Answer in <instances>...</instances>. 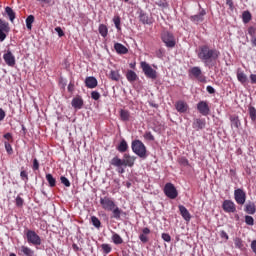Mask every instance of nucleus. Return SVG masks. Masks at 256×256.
<instances>
[{"mask_svg":"<svg viewBox=\"0 0 256 256\" xmlns=\"http://www.w3.org/2000/svg\"><path fill=\"white\" fill-rule=\"evenodd\" d=\"M197 55L198 59H200L206 67H209V65H215V63H217V59L221 57V52L217 50V48L205 44L199 47Z\"/></svg>","mask_w":256,"mask_h":256,"instance_id":"f257e3e1","label":"nucleus"},{"mask_svg":"<svg viewBox=\"0 0 256 256\" xmlns=\"http://www.w3.org/2000/svg\"><path fill=\"white\" fill-rule=\"evenodd\" d=\"M100 205L102 209H104V211H108L112 213L111 219H116L117 221L121 219L123 210L117 207V204L115 203V200H113V198L108 196L101 197Z\"/></svg>","mask_w":256,"mask_h":256,"instance_id":"f03ea898","label":"nucleus"},{"mask_svg":"<svg viewBox=\"0 0 256 256\" xmlns=\"http://www.w3.org/2000/svg\"><path fill=\"white\" fill-rule=\"evenodd\" d=\"M135 161H137V157L126 153L123 155V159L119 158L118 156L112 158L110 164L113 167H133V165H135Z\"/></svg>","mask_w":256,"mask_h":256,"instance_id":"7ed1b4c3","label":"nucleus"},{"mask_svg":"<svg viewBox=\"0 0 256 256\" xmlns=\"http://www.w3.org/2000/svg\"><path fill=\"white\" fill-rule=\"evenodd\" d=\"M132 151L135 155H138L141 159L147 157V147L141 142V140H134L131 144Z\"/></svg>","mask_w":256,"mask_h":256,"instance_id":"20e7f679","label":"nucleus"},{"mask_svg":"<svg viewBox=\"0 0 256 256\" xmlns=\"http://www.w3.org/2000/svg\"><path fill=\"white\" fill-rule=\"evenodd\" d=\"M140 67L145 75V77H147L148 79H157V71L155 69H153L151 67V65H149V63L142 61L140 62Z\"/></svg>","mask_w":256,"mask_h":256,"instance_id":"39448f33","label":"nucleus"},{"mask_svg":"<svg viewBox=\"0 0 256 256\" xmlns=\"http://www.w3.org/2000/svg\"><path fill=\"white\" fill-rule=\"evenodd\" d=\"M25 235H26L27 243H29L30 245H34V246L41 245L42 243L41 236L35 233L34 230H26Z\"/></svg>","mask_w":256,"mask_h":256,"instance_id":"423d86ee","label":"nucleus"},{"mask_svg":"<svg viewBox=\"0 0 256 256\" xmlns=\"http://www.w3.org/2000/svg\"><path fill=\"white\" fill-rule=\"evenodd\" d=\"M161 39L163 43H165L166 47H168L169 49H173V47L177 45V42L175 41V36L169 31L162 32Z\"/></svg>","mask_w":256,"mask_h":256,"instance_id":"0eeeda50","label":"nucleus"},{"mask_svg":"<svg viewBox=\"0 0 256 256\" xmlns=\"http://www.w3.org/2000/svg\"><path fill=\"white\" fill-rule=\"evenodd\" d=\"M188 73L190 76L192 75V77H195V79H197L200 83H207V78L205 75H203V72L199 66L190 68Z\"/></svg>","mask_w":256,"mask_h":256,"instance_id":"6e6552de","label":"nucleus"},{"mask_svg":"<svg viewBox=\"0 0 256 256\" xmlns=\"http://www.w3.org/2000/svg\"><path fill=\"white\" fill-rule=\"evenodd\" d=\"M164 193L166 197L169 199H177L179 193L177 192V188L172 183H166L164 186Z\"/></svg>","mask_w":256,"mask_h":256,"instance_id":"1a4fd4ad","label":"nucleus"},{"mask_svg":"<svg viewBox=\"0 0 256 256\" xmlns=\"http://www.w3.org/2000/svg\"><path fill=\"white\" fill-rule=\"evenodd\" d=\"M234 199L237 205H245V201H247V194L243 189L238 188L234 191Z\"/></svg>","mask_w":256,"mask_h":256,"instance_id":"9d476101","label":"nucleus"},{"mask_svg":"<svg viewBox=\"0 0 256 256\" xmlns=\"http://www.w3.org/2000/svg\"><path fill=\"white\" fill-rule=\"evenodd\" d=\"M11 31V28L9 27V22H6L3 19H0V41H5L7 39V34Z\"/></svg>","mask_w":256,"mask_h":256,"instance_id":"9b49d317","label":"nucleus"},{"mask_svg":"<svg viewBox=\"0 0 256 256\" xmlns=\"http://www.w3.org/2000/svg\"><path fill=\"white\" fill-rule=\"evenodd\" d=\"M205 15H207V11H205V9H201L198 14L190 16L189 19L192 23H195V25H199V23H203V21H205Z\"/></svg>","mask_w":256,"mask_h":256,"instance_id":"f8f14e48","label":"nucleus"},{"mask_svg":"<svg viewBox=\"0 0 256 256\" xmlns=\"http://www.w3.org/2000/svg\"><path fill=\"white\" fill-rule=\"evenodd\" d=\"M197 110L204 117H207V115H209V113H211V108H209V103H207V101L198 102Z\"/></svg>","mask_w":256,"mask_h":256,"instance_id":"ddd939ff","label":"nucleus"},{"mask_svg":"<svg viewBox=\"0 0 256 256\" xmlns=\"http://www.w3.org/2000/svg\"><path fill=\"white\" fill-rule=\"evenodd\" d=\"M222 209L225 213H235L237 211V206L234 201L224 200L222 204Z\"/></svg>","mask_w":256,"mask_h":256,"instance_id":"4468645a","label":"nucleus"},{"mask_svg":"<svg viewBox=\"0 0 256 256\" xmlns=\"http://www.w3.org/2000/svg\"><path fill=\"white\" fill-rule=\"evenodd\" d=\"M3 59L8 67H15V56L10 50L3 55Z\"/></svg>","mask_w":256,"mask_h":256,"instance_id":"2eb2a0df","label":"nucleus"},{"mask_svg":"<svg viewBox=\"0 0 256 256\" xmlns=\"http://www.w3.org/2000/svg\"><path fill=\"white\" fill-rule=\"evenodd\" d=\"M206 125H207V122L203 118H196L192 123L193 129H195L196 131H201L205 129Z\"/></svg>","mask_w":256,"mask_h":256,"instance_id":"dca6fc26","label":"nucleus"},{"mask_svg":"<svg viewBox=\"0 0 256 256\" xmlns=\"http://www.w3.org/2000/svg\"><path fill=\"white\" fill-rule=\"evenodd\" d=\"M175 109L178 113H187L189 111V104L183 100H179L175 103Z\"/></svg>","mask_w":256,"mask_h":256,"instance_id":"f3484780","label":"nucleus"},{"mask_svg":"<svg viewBox=\"0 0 256 256\" xmlns=\"http://www.w3.org/2000/svg\"><path fill=\"white\" fill-rule=\"evenodd\" d=\"M178 209H179L180 215L184 219V221L189 223V221H191V213H189V210H187L186 207L183 205H179Z\"/></svg>","mask_w":256,"mask_h":256,"instance_id":"a211bd4d","label":"nucleus"},{"mask_svg":"<svg viewBox=\"0 0 256 256\" xmlns=\"http://www.w3.org/2000/svg\"><path fill=\"white\" fill-rule=\"evenodd\" d=\"M97 78L93 76L86 77L85 79V85L88 89H95L97 87Z\"/></svg>","mask_w":256,"mask_h":256,"instance_id":"6ab92c4d","label":"nucleus"},{"mask_svg":"<svg viewBox=\"0 0 256 256\" xmlns=\"http://www.w3.org/2000/svg\"><path fill=\"white\" fill-rule=\"evenodd\" d=\"M114 49L116 53H118L119 55H127V53H129V50L127 49V47H125V45L121 43H115Z\"/></svg>","mask_w":256,"mask_h":256,"instance_id":"aec40b11","label":"nucleus"},{"mask_svg":"<svg viewBox=\"0 0 256 256\" xmlns=\"http://www.w3.org/2000/svg\"><path fill=\"white\" fill-rule=\"evenodd\" d=\"M229 119H230L232 129L233 128L234 129H239L241 127V120H239V116L231 115Z\"/></svg>","mask_w":256,"mask_h":256,"instance_id":"412c9836","label":"nucleus"},{"mask_svg":"<svg viewBox=\"0 0 256 256\" xmlns=\"http://www.w3.org/2000/svg\"><path fill=\"white\" fill-rule=\"evenodd\" d=\"M71 105L74 109H82L83 108V98L81 96H77L72 99Z\"/></svg>","mask_w":256,"mask_h":256,"instance_id":"4be33fe9","label":"nucleus"},{"mask_svg":"<svg viewBox=\"0 0 256 256\" xmlns=\"http://www.w3.org/2000/svg\"><path fill=\"white\" fill-rule=\"evenodd\" d=\"M151 233V229H149L148 227L144 228L142 230V233L139 235V239L142 243H148L149 242V237L147 235H149Z\"/></svg>","mask_w":256,"mask_h":256,"instance_id":"5701e85b","label":"nucleus"},{"mask_svg":"<svg viewBox=\"0 0 256 256\" xmlns=\"http://www.w3.org/2000/svg\"><path fill=\"white\" fill-rule=\"evenodd\" d=\"M244 211H245V213H247L248 215H255V213H256L255 202H248V203L245 205Z\"/></svg>","mask_w":256,"mask_h":256,"instance_id":"b1692460","label":"nucleus"},{"mask_svg":"<svg viewBox=\"0 0 256 256\" xmlns=\"http://www.w3.org/2000/svg\"><path fill=\"white\" fill-rule=\"evenodd\" d=\"M20 252H21V255H24V256H35V250L25 245L20 247Z\"/></svg>","mask_w":256,"mask_h":256,"instance_id":"393cba45","label":"nucleus"},{"mask_svg":"<svg viewBox=\"0 0 256 256\" xmlns=\"http://www.w3.org/2000/svg\"><path fill=\"white\" fill-rule=\"evenodd\" d=\"M126 79L129 81V83H135L137 79H139V76H137V73L133 70H128L126 73Z\"/></svg>","mask_w":256,"mask_h":256,"instance_id":"a878e982","label":"nucleus"},{"mask_svg":"<svg viewBox=\"0 0 256 256\" xmlns=\"http://www.w3.org/2000/svg\"><path fill=\"white\" fill-rule=\"evenodd\" d=\"M119 113L121 121L127 122L131 119V112L129 110L121 109Z\"/></svg>","mask_w":256,"mask_h":256,"instance_id":"bb28decb","label":"nucleus"},{"mask_svg":"<svg viewBox=\"0 0 256 256\" xmlns=\"http://www.w3.org/2000/svg\"><path fill=\"white\" fill-rule=\"evenodd\" d=\"M128 149L129 145L127 144V141L125 139L121 140V142L117 146V151H119V153H125Z\"/></svg>","mask_w":256,"mask_h":256,"instance_id":"cd10ccee","label":"nucleus"},{"mask_svg":"<svg viewBox=\"0 0 256 256\" xmlns=\"http://www.w3.org/2000/svg\"><path fill=\"white\" fill-rule=\"evenodd\" d=\"M237 79L239 83H241L242 85H245V83H247V74L241 70H238Z\"/></svg>","mask_w":256,"mask_h":256,"instance_id":"c85d7f7f","label":"nucleus"},{"mask_svg":"<svg viewBox=\"0 0 256 256\" xmlns=\"http://www.w3.org/2000/svg\"><path fill=\"white\" fill-rule=\"evenodd\" d=\"M234 245L236 247V249H240V251H244L245 249V243L243 242V239L236 237L234 239Z\"/></svg>","mask_w":256,"mask_h":256,"instance_id":"c756f323","label":"nucleus"},{"mask_svg":"<svg viewBox=\"0 0 256 256\" xmlns=\"http://www.w3.org/2000/svg\"><path fill=\"white\" fill-rule=\"evenodd\" d=\"M5 13L8 15L9 20L11 21V23H13L15 21V17H16V14H15V11H13V8L7 6L5 8Z\"/></svg>","mask_w":256,"mask_h":256,"instance_id":"7c9ffc66","label":"nucleus"},{"mask_svg":"<svg viewBox=\"0 0 256 256\" xmlns=\"http://www.w3.org/2000/svg\"><path fill=\"white\" fill-rule=\"evenodd\" d=\"M139 21L143 23V25H149V23H151V20H149V15H147L145 12H140Z\"/></svg>","mask_w":256,"mask_h":256,"instance_id":"2f4dec72","label":"nucleus"},{"mask_svg":"<svg viewBox=\"0 0 256 256\" xmlns=\"http://www.w3.org/2000/svg\"><path fill=\"white\" fill-rule=\"evenodd\" d=\"M98 31H99L101 37H107V35H109V28H107V25H105V24H100Z\"/></svg>","mask_w":256,"mask_h":256,"instance_id":"473e14b6","label":"nucleus"},{"mask_svg":"<svg viewBox=\"0 0 256 256\" xmlns=\"http://www.w3.org/2000/svg\"><path fill=\"white\" fill-rule=\"evenodd\" d=\"M109 78L112 81H119L121 79V74H119L118 70H111L109 74Z\"/></svg>","mask_w":256,"mask_h":256,"instance_id":"72a5a7b5","label":"nucleus"},{"mask_svg":"<svg viewBox=\"0 0 256 256\" xmlns=\"http://www.w3.org/2000/svg\"><path fill=\"white\" fill-rule=\"evenodd\" d=\"M33 23H35V16L29 15L26 18V27H27V29H29V31H31V29H33Z\"/></svg>","mask_w":256,"mask_h":256,"instance_id":"f704fd0d","label":"nucleus"},{"mask_svg":"<svg viewBox=\"0 0 256 256\" xmlns=\"http://www.w3.org/2000/svg\"><path fill=\"white\" fill-rule=\"evenodd\" d=\"M112 241H113L114 245H122L123 238H121V236L119 234L113 232Z\"/></svg>","mask_w":256,"mask_h":256,"instance_id":"c9c22d12","label":"nucleus"},{"mask_svg":"<svg viewBox=\"0 0 256 256\" xmlns=\"http://www.w3.org/2000/svg\"><path fill=\"white\" fill-rule=\"evenodd\" d=\"M251 19H253V16L251 15V12L249 11H244L242 13V20H243V23L247 24L251 21Z\"/></svg>","mask_w":256,"mask_h":256,"instance_id":"e433bc0d","label":"nucleus"},{"mask_svg":"<svg viewBox=\"0 0 256 256\" xmlns=\"http://www.w3.org/2000/svg\"><path fill=\"white\" fill-rule=\"evenodd\" d=\"M46 180L49 183V187H55V185H57V180L53 177L52 174H46Z\"/></svg>","mask_w":256,"mask_h":256,"instance_id":"4c0bfd02","label":"nucleus"},{"mask_svg":"<svg viewBox=\"0 0 256 256\" xmlns=\"http://www.w3.org/2000/svg\"><path fill=\"white\" fill-rule=\"evenodd\" d=\"M248 113L250 115L251 121H256V108L254 106L248 107Z\"/></svg>","mask_w":256,"mask_h":256,"instance_id":"58836bf2","label":"nucleus"},{"mask_svg":"<svg viewBox=\"0 0 256 256\" xmlns=\"http://www.w3.org/2000/svg\"><path fill=\"white\" fill-rule=\"evenodd\" d=\"M101 249L105 255H109V253H111V251H113V248H111L110 244H102Z\"/></svg>","mask_w":256,"mask_h":256,"instance_id":"ea45409f","label":"nucleus"},{"mask_svg":"<svg viewBox=\"0 0 256 256\" xmlns=\"http://www.w3.org/2000/svg\"><path fill=\"white\" fill-rule=\"evenodd\" d=\"M91 223L96 227V229H99L101 227V220L97 218L96 216L91 217Z\"/></svg>","mask_w":256,"mask_h":256,"instance_id":"a19ab883","label":"nucleus"},{"mask_svg":"<svg viewBox=\"0 0 256 256\" xmlns=\"http://www.w3.org/2000/svg\"><path fill=\"white\" fill-rule=\"evenodd\" d=\"M113 23L118 31H121V17L115 16L113 18Z\"/></svg>","mask_w":256,"mask_h":256,"instance_id":"79ce46f5","label":"nucleus"},{"mask_svg":"<svg viewBox=\"0 0 256 256\" xmlns=\"http://www.w3.org/2000/svg\"><path fill=\"white\" fill-rule=\"evenodd\" d=\"M178 163L182 165V167H189V160L186 157H180Z\"/></svg>","mask_w":256,"mask_h":256,"instance_id":"37998d69","label":"nucleus"},{"mask_svg":"<svg viewBox=\"0 0 256 256\" xmlns=\"http://www.w3.org/2000/svg\"><path fill=\"white\" fill-rule=\"evenodd\" d=\"M245 223H246V225H250L251 227H253V225H255V219H253L252 216L246 215Z\"/></svg>","mask_w":256,"mask_h":256,"instance_id":"c03bdc74","label":"nucleus"},{"mask_svg":"<svg viewBox=\"0 0 256 256\" xmlns=\"http://www.w3.org/2000/svg\"><path fill=\"white\" fill-rule=\"evenodd\" d=\"M60 181H61L62 185L66 186V187H71V182L69 181V179L67 177L61 176Z\"/></svg>","mask_w":256,"mask_h":256,"instance_id":"a18cd8bd","label":"nucleus"},{"mask_svg":"<svg viewBox=\"0 0 256 256\" xmlns=\"http://www.w3.org/2000/svg\"><path fill=\"white\" fill-rule=\"evenodd\" d=\"M20 177H21L22 181H25V183H27L29 181V174L25 170H22L20 172Z\"/></svg>","mask_w":256,"mask_h":256,"instance_id":"49530a36","label":"nucleus"},{"mask_svg":"<svg viewBox=\"0 0 256 256\" xmlns=\"http://www.w3.org/2000/svg\"><path fill=\"white\" fill-rule=\"evenodd\" d=\"M4 146L8 155H13V147L9 144V142L5 141Z\"/></svg>","mask_w":256,"mask_h":256,"instance_id":"de8ad7c7","label":"nucleus"},{"mask_svg":"<svg viewBox=\"0 0 256 256\" xmlns=\"http://www.w3.org/2000/svg\"><path fill=\"white\" fill-rule=\"evenodd\" d=\"M248 35H250V37H252V39L255 37V35H256V26L248 27Z\"/></svg>","mask_w":256,"mask_h":256,"instance_id":"09e8293b","label":"nucleus"},{"mask_svg":"<svg viewBox=\"0 0 256 256\" xmlns=\"http://www.w3.org/2000/svg\"><path fill=\"white\" fill-rule=\"evenodd\" d=\"M144 139H146V141H155V136H153L151 132H145Z\"/></svg>","mask_w":256,"mask_h":256,"instance_id":"8fccbe9b","label":"nucleus"},{"mask_svg":"<svg viewBox=\"0 0 256 256\" xmlns=\"http://www.w3.org/2000/svg\"><path fill=\"white\" fill-rule=\"evenodd\" d=\"M164 56H165V49L160 48L156 51V57H158V59H163Z\"/></svg>","mask_w":256,"mask_h":256,"instance_id":"3c124183","label":"nucleus"},{"mask_svg":"<svg viewBox=\"0 0 256 256\" xmlns=\"http://www.w3.org/2000/svg\"><path fill=\"white\" fill-rule=\"evenodd\" d=\"M91 98L94 99V101H99V99H101V94L97 91H92Z\"/></svg>","mask_w":256,"mask_h":256,"instance_id":"603ef678","label":"nucleus"},{"mask_svg":"<svg viewBox=\"0 0 256 256\" xmlns=\"http://www.w3.org/2000/svg\"><path fill=\"white\" fill-rule=\"evenodd\" d=\"M162 239L163 241H166V243H171V235L168 233H162Z\"/></svg>","mask_w":256,"mask_h":256,"instance_id":"864d4df0","label":"nucleus"},{"mask_svg":"<svg viewBox=\"0 0 256 256\" xmlns=\"http://www.w3.org/2000/svg\"><path fill=\"white\" fill-rule=\"evenodd\" d=\"M33 171H39V160H37V158H35L33 160V166H32Z\"/></svg>","mask_w":256,"mask_h":256,"instance_id":"5fc2aeb1","label":"nucleus"},{"mask_svg":"<svg viewBox=\"0 0 256 256\" xmlns=\"http://www.w3.org/2000/svg\"><path fill=\"white\" fill-rule=\"evenodd\" d=\"M220 237L221 239H225L226 241H229V234H227L225 230L220 231Z\"/></svg>","mask_w":256,"mask_h":256,"instance_id":"6e6d98bb","label":"nucleus"},{"mask_svg":"<svg viewBox=\"0 0 256 256\" xmlns=\"http://www.w3.org/2000/svg\"><path fill=\"white\" fill-rule=\"evenodd\" d=\"M55 31H56V33H58V37H64L65 36V32H63V29H61V27H56Z\"/></svg>","mask_w":256,"mask_h":256,"instance_id":"4d7b16f0","label":"nucleus"},{"mask_svg":"<svg viewBox=\"0 0 256 256\" xmlns=\"http://www.w3.org/2000/svg\"><path fill=\"white\" fill-rule=\"evenodd\" d=\"M16 205H17V207H22L23 206V198H21V196H17Z\"/></svg>","mask_w":256,"mask_h":256,"instance_id":"13d9d810","label":"nucleus"},{"mask_svg":"<svg viewBox=\"0 0 256 256\" xmlns=\"http://www.w3.org/2000/svg\"><path fill=\"white\" fill-rule=\"evenodd\" d=\"M4 139H6V141H13V134H11V133H6V134H4Z\"/></svg>","mask_w":256,"mask_h":256,"instance_id":"bf43d9fd","label":"nucleus"},{"mask_svg":"<svg viewBox=\"0 0 256 256\" xmlns=\"http://www.w3.org/2000/svg\"><path fill=\"white\" fill-rule=\"evenodd\" d=\"M68 91L69 93H73V91H75V84L73 82L68 84Z\"/></svg>","mask_w":256,"mask_h":256,"instance_id":"052dcab7","label":"nucleus"},{"mask_svg":"<svg viewBox=\"0 0 256 256\" xmlns=\"http://www.w3.org/2000/svg\"><path fill=\"white\" fill-rule=\"evenodd\" d=\"M226 5H228L229 9H231V11H233V9H234L233 0H226Z\"/></svg>","mask_w":256,"mask_h":256,"instance_id":"680f3d73","label":"nucleus"},{"mask_svg":"<svg viewBox=\"0 0 256 256\" xmlns=\"http://www.w3.org/2000/svg\"><path fill=\"white\" fill-rule=\"evenodd\" d=\"M250 83L252 85H255L256 84V74H251L250 75Z\"/></svg>","mask_w":256,"mask_h":256,"instance_id":"e2e57ef3","label":"nucleus"},{"mask_svg":"<svg viewBox=\"0 0 256 256\" xmlns=\"http://www.w3.org/2000/svg\"><path fill=\"white\" fill-rule=\"evenodd\" d=\"M206 90L210 93V95H213V93H215V88H213V86H207Z\"/></svg>","mask_w":256,"mask_h":256,"instance_id":"0e129e2a","label":"nucleus"},{"mask_svg":"<svg viewBox=\"0 0 256 256\" xmlns=\"http://www.w3.org/2000/svg\"><path fill=\"white\" fill-rule=\"evenodd\" d=\"M5 110L3 108H0V121H3L5 119Z\"/></svg>","mask_w":256,"mask_h":256,"instance_id":"69168bd1","label":"nucleus"},{"mask_svg":"<svg viewBox=\"0 0 256 256\" xmlns=\"http://www.w3.org/2000/svg\"><path fill=\"white\" fill-rule=\"evenodd\" d=\"M114 167H117L118 173H120V174L125 173V168H123V166H114Z\"/></svg>","mask_w":256,"mask_h":256,"instance_id":"338daca9","label":"nucleus"},{"mask_svg":"<svg viewBox=\"0 0 256 256\" xmlns=\"http://www.w3.org/2000/svg\"><path fill=\"white\" fill-rule=\"evenodd\" d=\"M72 249H73V251H75L76 253L79 252V251H81V248H79L78 245L75 244V243L72 244Z\"/></svg>","mask_w":256,"mask_h":256,"instance_id":"774afa93","label":"nucleus"}]
</instances>
